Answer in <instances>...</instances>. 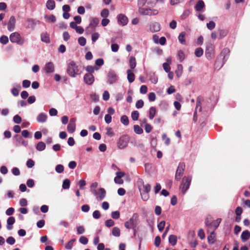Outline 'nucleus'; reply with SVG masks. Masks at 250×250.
<instances>
[{"label":"nucleus","mask_w":250,"mask_h":250,"mask_svg":"<svg viewBox=\"0 0 250 250\" xmlns=\"http://www.w3.org/2000/svg\"><path fill=\"white\" fill-rule=\"evenodd\" d=\"M134 132L137 134H141L143 133V129L138 125H134L133 126Z\"/></svg>","instance_id":"35"},{"label":"nucleus","mask_w":250,"mask_h":250,"mask_svg":"<svg viewBox=\"0 0 250 250\" xmlns=\"http://www.w3.org/2000/svg\"><path fill=\"white\" fill-rule=\"evenodd\" d=\"M165 222L164 221H161L158 224V228L160 231H162L165 227Z\"/></svg>","instance_id":"61"},{"label":"nucleus","mask_w":250,"mask_h":250,"mask_svg":"<svg viewBox=\"0 0 250 250\" xmlns=\"http://www.w3.org/2000/svg\"><path fill=\"white\" fill-rule=\"evenodd\" d=\"M67 72L70 76L73 78L80 73L79 66L73 61H71L68 63Z\"/></svg>","instance_id":"4"},{"label":"nucleus","mask_w":250,"mask_h":250,"mask_svg":"<svg viewBox=\"0 0 250 250\" xmlns=\"http://www.w3.org/2000/svg\"><path fill=\"white\" fill-rule=\"evenodd\" d=\"M186 33L182 32L180 33L178 37V40L181 43L184 44L186 42L185 40Z\"/></svg>","instance_id":"36"},{"label":"nucleus","mask_w":250,"mask_h":250,"mask_svg":"<svg viewBox=\"0 0 250 250\" xmlns=\"http://www.w3.org/2000/svg\"><path fill=\"white\" fill-rule=\"evenodd\" d=\"M125 173L123 171L119 170L116 172V176L114 179V182L119 185L123 184L124 181L123 178L125 176Z\"/></svg>","instance_id":"9"},{"label":"nucleus","mask_w":250,"mask_h":250,"mask_svg":"<svg viewBox=\"0 0 250 250\" xmlns=\"http://www.w3.org/2000/svg\"><path fill=\"white\" fill-rule=\"evenodd\" d=\"M207 26L208 29L212 30L215 27V23L214 21H210L207 23Z\"/></svg>","instance_id":"54"},{"label":"nucleus","mask_w":250,"mask_h":250,"mask_svg":"<svg viewBox=\"0 0 250 250\" xmlns=\"http://www.w3.org/2000/svg\"><path fill=\"white\" fill-rule=\"evenodd\" d=\"M150 29L153 32L159 31L161 29L160 24L157 22L153 23L150 26Z\"/></svg>","instance_id":"19"},{"label":"nucleus","mask_w":250,"mask_h":250,"mask_svg":"<svg viewBox=\"0 0 250 250\" xmlns=\"http://www.w3.org/2000/svg\"><path fill=\"white\" fill-rule=\"evenodd\" d=\"M99 20L97 18H92L90 19V23L89 25V27H91L93 28H95L99 23Z\"/></svg>","instance_id":"25"},{"label":"nucleus","mask_w":250,"mask_h":250,"mask_svg":"<svg viewBox=\"0 0 250 250\" xmlns=\"http://www.w3.org/2000/svg\"><path fill=\"white\" fill-rule=\"evenodd\" d=\"M70 181L68 179H65L63 181L62 187L63 189H68L70 187Z\"/></svg>","instance_id":"32"},{"label":"nucleus","mask_w":250,"mask_h":250,"mask_svg":"<svg viewBox=\"0 0 250 250\" xmlns=\"http://www.w3.org/2000/svg\"><path fill=\"white\" fill-rule=\"evenodd\" d=\"M49 113L51 116H56L58 114V111L54 108H51L49 110Z\"/></svg>","instance_id":"51"},{"label":"nucleus","mask_w":250,"mask_h":250,"mask_svg":"<svg viewBox=\"0 0 250 250\" xmlns=\"http://www.w3.org/2000/svg\"><path fill=\"white\" fill-rule=\"evenodd\" d=\"M76 119L72 118L67 125V129L68 132L71 133H73L76 129Z\"/></svg>","instance_id":"14"},{"label":"nucleus","mask_w":250,"mask_h":250,"mask_svg":"<svg viewBox=\"0 0 250 250\" xmlns=\"http://www.w3.org/2000/svg\"><path fill=\"white\" fill-rule=\"evenodd\" d=\"M47 115L44 113H40L37 116V121L38 122L40 123H43L45 122L47 120Z\"/></svg>","instance_id":"18"},{"label":"nucleus","mask_w":250,"mask_h":250,"mask_svg":"<svg viewBox=\"0 0 250 250\" xmlns=\"http://www.w3.org/2000/svg\"><path fill=\"white\" fill-rule=\"evenodd\" d=\"M117 20L118 22L123 26L126 25L128 22V19L126 16L122 14L118 16Z\"/></svg>","instance_id":"16"},{"label":"nucleus","mask_w":250,"mask_h":250,"mask_svg":"<svg viewBox=\"0 0 250 250\" xmlns=\"http://www.w3.org/2000/svg\"><path fill=\"white\" fill-rule=\"evenodd\" d=\"M148 99L151 102H153L156 99V95L154 92L149 93L148 94Z\"/></svg>","instance_id":"56"},{"label":"nucleus","mask_w":250,"mask_h":250,"mask_svg":"<svg viewBox=\"0 0 250 250\" xmlns=\"http://www.w3.org/2000/svg\"><path fill=\"white\" fill-rule=\"evenodd\" d=\"M139 116V113L137 111H133L131 113V118L133 120L137 121L138 120Z\"/></svg>","instance_id":"40"},{"label":"nucleus","mask_w":250,"mask_h":250,"mask_svg":"<svg viewBox=\"0 0 250 250\" xmlns=\"http://www.w3.org/2000/svg\"><path fill=\"white\" fill-rule=\"evenodd\" d=\"M178 56L179 60L181 62H183L185 58V54L183 52V51H182L181 50H180L178 51Z\"/></svg>","instance_id":"45"},{"label":"nucleus","mask_w":250,"mask_h":250,"mask_svg":"<svg viewBox=\"0 0 250 250\" xmlns=\"http://www.w3.org/2000/svg\"><path fill=\"white\" fill-rule=\"evenodd\" d=\"M192 177L191 176H184L182 179L180 189L183 194H185L189 188Z\"/></svg>","instance_id":"5"},{"label":"nucleus","mask_w":250,"mask_h":250,"mask_svg":"<svg viewBox=\"0 0 250 250\" xmlns=\"http://www.w3.org/2000/svg\"><path fill=\"white\" fill-rule=\"evenodd\" d=\"M129 66L131 69H134L136 65L135 58L134 57H131L129 59Z\"/></svg>","instance_id":"34"},{"label":"nucleus","mask_w":250,"mask_h":250,"mask_svg":"<svg viewBox=\"0 0 250 250\" xmlns=\"http://www.w3.org/2000/svg\"><path fill=\"white\" fill-rule=\"evenodd\" d=\"M204 51L201 47L197 48L195 51V55L197 57H200L203 54Z\"/></svg>","instance_id":"38"},{"label":"nucleus","mask_w":250,"mask_h":250,"mask_svg":"<svg viewBox=\"0 0 250 250\" xmlns=\"http://www.w3.org/2000/svg\"><path fill=\"white\" fill-rule=\"evenodd\" d=\"M112 234L116 237L119 236L120 235V229L117 227L113 228L112 229Z\"/></svg>","instance_id":"44"},{"label":"nucleus","mask_w":250,"mask_h":250,"mask_svg":"<svg viewBox=\"0 0 250 250\" xmlns=\"http://www.w3.org/2000/svg\"><path fill=\"white\" fill-rule=\"evenodd\" d=\"M46 148V145L42 142H39L36 146V149L40 151L44 150Z\"/></svg>","instance_id":"27"},{"label":"nucleus","mask_w":250,"mask_h":250,"mask_svg":"<svg viewBox=\"0 0 250 250\" xmlns=\"http://www.w3.org/2000/svg\"><path fill=\"white\" fill-rule=\"evenodd\" d=\"M110 97L109 93L107 91H104L103 95V98L104 101H107Z\"/></svg>","instance_id":"64"},{"label":"nucleus","mask_w":250,"mask_h":250,"mask_svg":"<svg viewBox=\"0 0 250 250\" xmlns=\"http://www.w3.org/2000/svg\"><path fill=\"white\" fill-rule=\"evenodd\" d=\"M13 121L16 124H20L21 121V118L18 115H16L13 118Z\"/></svg>","instance_id":"55"},{"label":"nucleus","mask_w":250,"mask_h":250,"mask_svg":"<svg viewBox=\"0 0 250 250\" xmlns=\"http://www.w3.org/2000/svg\"><path fill=\"white\" fill-rule=\"evenodd\" d=\"M9 41V39L7 36L2 35L0 37V42L2 44H6Z\"/></svg>","instance_id":"37"},{"label":"nucleus","mask_w":250,"mask_h":250,"mask_svg":"<svg viewBox=\"0 0 250 250\" xmlns=\"http://www.w3.org/2000/svg\"><path fill=\"white\" fill-rule=\"evenodd\" d=\"M109 15V11L107 9H104L101 12V16L105 18L107 17Z\"/></svg>","instance_id":"48"},{"label":"nucleus","mask_w":250,"mask_h":250,"mask_svg":"<svg viewBox=\"0 0 250 250\" xmlns=\"http://www.w3.org/2000/svg\"><path fill=\"white\" fill-rule=\"evenodd\" d=\"M111 50L113 52H117L119 50V45L116 43H112L111 45Z\"/></svg>","instance_id":"53"},{"label":"nucleus","mask_w":250,"mask_h":250,"mask_svg":"<svg viewBox=\"0 0 250 250\" xmlns=\"http://www.w3.org/2000/svg\"><path fill=\"white\" fill-rule=\"evenodd\" d=\"M55 170L58 173H62L64 170V167L62 165H58L55 167Z\"/></svg>","instance_id":"42"},{"label":"nucleus","mask_w":250,"mask_h":250,"mask_svg":"<svg viewBox=\"0 0 250 250\" xmlns=\"http://www.w3.org/2000/svg\"><path fill=\"white\" fill-rule=\"evenodd\" d=\"M183 66L179 64L177 65V69L175 71V73L177 77L180 78L183 73Z\"/></svg>","instance_id":"26"},{"label":"nucleus","mask_w":250,"mask_h":250,"mask_svg":"<svg viewBox=\"0 0 250 250\" xmlns=\"http://www.w3.org/2000/svg\"><path fill=\"white\" fill-rule=\"evenodd\" d=\"M137 225L136 220H128L125 223V226L128 229H133L135 231V228Z\"/></svg>","instance_id":"11"},{"label":"nucleus","mask_w":250,"mask_h":250,"mask_svg":"<svg viewBox=\"0 0 250 250\" xmlns=\"http://www.w3.org/2000/svg\"><path fill=\"white\" fill-rule=\"evenodd\" d=\"M144 105V102L142 100H139L136 103V107L137 108H141Z\"/></svg>","instance_id":"60"},{"label":"nucleus","mask_w":250,"mask_h":250,"mask_svg":"<svg viewBox=\"0 0 250 250\" xmlns=\"http://www.w3.org/2000/svg\"><path fill=\"white\" fill-rule=\"evenodd\" d=\"M219 220H206V225L208 231H214L219 225Z\"/></svg>","instance_id":"7"},{"label":"nucleus","mask_w":250,"mask_h":250,"mask_svg":"<svg viewBox=\"0 0 250 250\" xmlns=\"http://www.w3.org/2000/svg\"><path fill=\"white\" fill-rule=\"evenodd\" d=\"M75 239H72L70 240L67 244L65 245V248L68 250H71L73 246L74 243L75 242Z\"/></svg>","instance_id":"33"},{"label":"nucleus","mask_w":250,"mask_h":250,"mask_svg":"<svg viewBox=\"0 0 250 250\" xmlns=\"http://www.w3.org/2000/svg\"><path fill=\"white\" fill-rule=\"evenodd\" d=\"M86 41L85 38L81 37L78 39V43L81 46H84L86 44Z\"/></svg>","instance_id":"43"},{"label":"nucleus","mask_w":250,"mask_h":250,"mask_svg":"<svg viewBox=\"0 0 250 250\" xmlns=\"http://www.w3.org/2000/svg\"><path fill=\"white\" fill-rule=\"evenodd\" d=\"M138 12L142 15L149 16H156L159 14L158 10L150 8H139Z\"/></svg>","instance_id":"6"},{"label":"nucleus","mask_w":250,"mask_h":250,"mask_svg":"<svg viewBox=\"0 0 250 250\" xmlns=\"http://www.w3.org/2000/svg\"><path fill=\"white\" fill-rule=\"evenodd\" d=\"M129 141V138L127 136H121L118 142V147L120 149H123L126 147Z\"/></svg>","instance_id":"8"},{"label":"nucleus","mask_w":250,"mask_h":250,"mask_svg":"<svg viewBox=\"0 0 250 250\" xmlns=\"http://www.w3.org/2000/svg\"><path fill=\"white\" fill-rule=\"evenodd\" d=\"M10 42L19 45H23L26 42L25 39L22 37L18 32L12 33L9 36Z\"/></svg>","instance_id":"3"},{"label":"nucleus","mask_w":250,"mask_h":250,"mask_svg":"<svg viewBox=\"0 0 250 250\" xmlns=\"http://www.w3.org/2000/svg\"><path fill=\"white\" fill-rule=\"evenodd\" d=\"M98 183L97 182L92 183L90 187V190L97 200L101 201L105 197L106 191L102 188H98Z\"/></svg>","instance_id":"1"},{"label":"nucleus","mask_w":250,"mask_h":250,"mask_svg":"<svg viewBox=\"0 0 250 250\" xmlns=\"http://www.w3.org/2000/svg\"><path fill=\"white\" fill-rule=\"evenodd\" d=\"M127 80L130 83H132L135 79V75L134 73L130 69L127 70Z\"/></svg>","instance_id":"23"},{"label":"nucleus","mask_w":250,"mask_h":250,"mask_svg":"<svg viewBox=\"0 0 250 250\" xmlns=\"http://www.w3.org/2000/svg\"><path fill=\"white\" fill-rule=\"evenodd\" d=\"M162 137L163 140L164 141L166 145L168 146L170 144V139L167 137V135L166 134H163Z\"/></svg>","instance_id":"47"},{"label":"nucleus","mask_w":250,"mask_h":250,"mask_svg":"<svg viewBox=\"0 0 250 250\" xmlns=\"http://www.w3.org/2000/svg\"><path fill=\"white\" fill-rule=\"evenodd\" d=\"M250 238V232L248 230H245L242 232L241 238L243 242H245Z\"/></svg>","instance_id":"21"},{"label":"nucleus","mask_w":250,"mask_h":250,"mask_svg":"<svg viewBox=\"0 0 250 250\" xmlns=\"http://www.w3.org/2000/svg\"><path fill=\"white\" fill-rule=\"evenodd\" d=\"M145 129L146 132L148 133L151 131L152 129V127L150 125L148 124H146L145 126Z\"/></svg>","instance_id":"63"},{"label":"nucleus","mask_w":250,"mask_h":250,"mask_svg":"<svg viewBox=\"0 0 250 250\" xmlns=\"http://www.w3.org/2000/svg\"><path fill=\"white\" fill-rule=\"evenodd\" d=\"M114 225L113 220H106L105 222V225L107 227H111Z\"/></svg>","instance_id":"59"},{"label":"nucleus","mask_w":250,"mask_h":250,"mask_svg":"<svg viewBox=\"0 0 250 250\" xmlns=\"http://www.w3.org/2000/svg\"><path fill=\"white\" fill-rule=\"evenodd\" d=\"M84 82L88 84H92L94 81V77L92 74H86L84 76Z\"/></svg>","instance_id":"17"},{"label":"nucleus","mask_w":250,"mask_h":250,"mask_svg":"<svg viewBox=\"0 0 250 250\" xmlns=\"http://www.w3.org/2000/svg\"><path fill=\"white\" fill-rule=\"evenodd\" d=\"M163 68L164 69V70L166 72H170V67L169 65V63H164L163 64Z\"/></svg>","instance_id":"62"},{"label":"nucleus","mask_w":250,"mask_h":250,"mask_svg":"<svg viewBox=\"0 0 250 250\" xmlns=\"http://www.w3.org/2000/svg\"><path fill=\"white\" fill-rule=\"evenodd\" d=\"M35 165V163L32 159H28L26 162V166L29 168L32 167Z\"/></svg>","instance_id":"57"},{"label":"nucleus","mask_w":250,"mask_h":250,"mask_svg":"<svg viewBox=\"0 0 250 250\" xmlns=\"http://www.w3.org/2000/svg\"><path fill=\"white\" fill-rule=\"evenodd\" d=\"M118 80L117 75L113 72H109L107 74V83L112 84L116 83Z\"/></svg>","instance_id":"10"},{"label":"nucleus","mask_w":250,"mask_h":250,"mask_svg":"<svg viewBox=\"0 0 250 250\" xmlns=\"http://www.w3.org/2000/svg\"><path fill=\"white\" fill-rule=\"evenodd\" d=\"M140 92L141 94H145L147 92V87L145 85H143L140 88Z\"/></svg>","instance_id":"52"},{"label":"nucleus","mask_w":250,"mask_h":250,"mask_svg":"<svg viewBox=\"0 0 250 250\" xmlns=\"http://www.w3.org/2000/svg\"><path fill=\"white\" fill-rule=\"evenodd\" d=\"M44 19L46 20V21L50 23H54L56 22V19L55 16L53 15H46L44 16Z\"/></svg>","instance_id":"24"},{"label":"nucleus","mask_w":250,"mask_h":250,"mask_svg":"<svg viewBox=\"0 0 250 250\" xmlns=\"http://www.w3.org/2000/svg\"><path fill=\"white\" fill-rule=\"evenodd\" d=\"M79 242L83 245H86L87 244L88 240L86 237L82 236L79 238Z\"/></svg>","instance_id":"46"},{"label":"nucleus","mask_w":250,"mask_h":250,"mask_svg":"<svg viewBox=\"0 0 250 250\" xmlns=\"http://www.w3.org/2000/svg\"><path fill=\"white\" fill-rule=\"evenodd\" d=\"M42 41L45 43L50 42V38L49 35L46 33H43L41 35Z\"/></svg>","instance_id":"30"},{"label":"nucleus","mask_w":250,"mask_h":250,"mask_svg":"<svg viewBox=\"0 0 250 250\" xmlns=\"http://www.w3.org/2000/svg\"><path fill=\"white\" fill-rule=\"evenodd\" d=\"M100 34L98 32H94L92 34L91 39L93 42H95L99 38Z\"/></svg>","instance_id":"49"},{"label":"nucleus","mask_w":250,"mask_h":250,"mask_svg":"<svg viewBox=\"0 0 250 250\" xmlns=\"http://www.w3.org/2000/svg\"><path fill=\"white\" fill-rule=\"evenodd\" d=\"M184 171V166L183 164H180L177 169L175 174V179L179 181L181 179Z\"/></svg>","instance_id":"15"},{"label":"nucleus","mask_w":250,"mask_h":250,"mask_svg":"<svg viewBox=\"0 0 250 250\" xmlns=\"http://www.w3.org/2000/svg\"><path fill=\"white\" fill-rule=\"evenodd\" d=\"M198 235L201 239H204L205 238V234L204 230L202 229H200L198 230Z\"/></svg>","instance_id":"50"},{"label":"nucleus","mask_w":250,"mask_h":250,"mask_svg":"<svg viewBox=\"0 0 250 250\" xmlns=\"http://www.w3.org/2000/svg\"><path fill=\"white\" fill-rule=\"evenodd\" d=\"M56 6L55 2L53 0H48L46 3V7L49 10H53Z\"/></svg>","instance_id":"20"},{"label":"nucleus","mask_w":250,"mask_h":250,"mask_svg":"<svg viewBox=\"0 0 250 250\" xmlns=\"http://www.w3.org/2000/svg\"><path fill=\"white\" fill-rule=\"evenodd\" d=\"M156 113V109L155 107L152 106L149 109V118L152 120L155 116Z\"/></svg>","instance_id":"29"},{"label":"nucleus","mask_w":250,"mask_h":250,"mask_svg":"<svg viewBox=\"0 0 250 250\" xmlns=\"http://www.w3.org/2000/svg\"><path fill=\"white\" fill-rule=\"evenodd\" d=\"M121 123L125 125H127L129 124V120L127 117L125 115H123L121 118Z\"/></svg>","instance_id":"39"},{"label":"nucleus","mask_w":250,"mask_h":250,"mask_svg":"<svg viewBox=\"0 0 250 250\" xmlns=\"http://www.w3.org/2000/svg\"><path fill=\"white\" fill-rule=\"evenodd\" d=\"M44 71L47 73H52L55 71L54 64L52 62H48L45 64Z\"/></svg>","instance_id":"12"},{"label":"nucleus","mask_w":250,"mask_h":250,"mask_svg":"<svg viewBox=\"0 0 250 250\" xmlns=\"http://www.w3.org/2000/svg\"><path fill=\"white\" fill-rule=\"evenodd\" d=\"M6 242L9 245H13L15 243V239L14 237L10 236L6 239Z\"/></svg>","instance_id":"58"},{"label":"nucleus","mask_w":250,"mask_h":250,"mask_svg":"<svg viewBox=\"0 0 250 250\" xmlns=\"http://www.w3.org/2000/svg\"><path fill=\"white\" fill-rule=\"evenodd\" d=\"M205 6L204 2L203 0H199L195 6V9L197 11H201Z\"/></svg>","instance_id":"22"},{"label":"nucleus","mask_w":250,"mask_h":250,"mask_svg":"<svg viewBox=\"0 0 250 250\" xmlns=\"http://www.w3.org/2000/svg\"><path fill=\"white\" fill-rule=\"evenodd\" d=\"M169 243L172 246H174L177 243V237L174 235H170L168 237Z\"/></svg>","instance_id":"31"},{"label":"nucleus","mask_w":250,"mask_h":250,"mask_svg":"<svg viewBox=\"0 0 250 250\" xmlns=\"http://www.w3.org/2000/svg\"><path fill=\"white\" fill-rule=\"evenodd\" d=\"M15 220H7V229L8 230H11L13 228V225L15 223Z\"/></svg>","instance_id":"41"},{"label":"nucleus","mask_w":250,"mask_h":250,"mask_svg":"<svg viewBox=\"0 0 250 250\" xmlns=\"http://www.w3.org/2000/svg\"><path fill=\"white\" fill-rule=\"evenodd\" d=\"M137 183L142 199L147 201L149 198L148 193L150 190V186L148 184H145L142 179H139Z\"/></svg>","instance_id":"2"},{"label":"nucleus","mask_w":250,"mask_h":250,"mask_svg":"<svg viewBox=\"0 0 250 250\" xmlns=\"http://www.w3.org/2000/svg\"><path fill=\"white\" fill-rule=\"evenodd\" d=\"M210 234L208 237V243L212 244L215 241V234L214 231H209Z\"/></svg>","instance_id":"28"},{"label":"nucleus","mask_w":250,"mask_h":250,"mask_svg":"<svg viewBox=\"0 0 250 250\" xmlns=\"http://www.w3.org/2000/svg\"><path fill=\"white\" fill-rule=\"evenodd\" d=\"M16 24V19L14 16L10 17L8 23L7 29L9 31H13L15 30Z\"/></svg>","instance_id":"13"}]
</instances>
